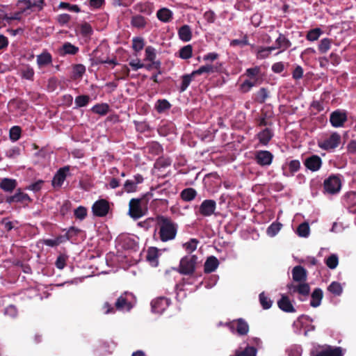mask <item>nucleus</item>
Instances as JSON below:
<instances>
[{"instance_id": "f257e3e1", "label": "nucleus", "mask_w": 356, "mask_h": 356, "mask_svg": "<svg viewBox=\"0 0 356 356\" xmlns=\"http://www.w3.org/2000/svg\"><path fill=\"white\" fill-rule=\"evenodd\" d=\"M292 278L298 284H290L287 285V288L291 291V293H298L300 296L307 297L310 293V286L306 282L307 280V271L302 266H296L292 269Z\"/></svg>"}, {"instance_id": "f03ea898", "label": "nucleus", "mask_w": 356, "mask_h": 356, "mask_svg": "<svg viewBox=\"0 0 356 356\" xmlns=\"http://www.w3.org/2000/svg\"><path fill=\"white\" fill-rule=\"evenodd\" d=\"M159 227V236L162 242H167L175 238L178 229V225L170 218L162 215L155 218Z\"/></svg>"}, {"instance_id": "7ed1b4c3", "label": "nucleus", "mask_w": 356, "mask_h": 356, "mask_svg": "<svg viewBox=\"0 0 356 356\" xmlns=\"http://www.w3.org/2000/svg\"><path fill=\"white\" fill-rule=\"evenodd\" d=\"M153 197L152 193H147L142 198H132L129 204V214L131 217L137 219L144 215L143 206H146L150 197Z\"/></svg>"}, {"instance_id": "20e7f679", "label": "nucleus", "mask_w": 356, "mask_h": 356, "mask_svg": "<svg viewBox=\"0 0 356 356\" xmlns=\"http://www.w3.org/2000/svg\"><path fill=\"white\" fill-rule=\"evenodd\" d=\"M197 257L196 255H186L180 260L179 265L173 269L184 275H192L196 269Z\"/></svg>"}, {"instance_id": "39448f33", "label": "nucleus", "mask_w": 356, "mask_h": 356, "mask_svg": "<svg viewBox=\"0 0 356 356\" xmlns=\"http://www.w3.org/2000/svg\"><path fill=\"white\" fill-rule=\"evenodd\" d=\"M341 137L337 132L332 133L329 137L318 142V146L325 151L330 152L339 147Z\"/></svg>"}, {"instance_id": "423d86ee", "label": "nucleus", "mask_w": 356, "mask_h": 356, "mask_svg": "<svg viewBox=\"0 0 356 356\" xmlns=\"http://www.w3.org/2000/svg\"><path fill=\"white\" fill-rule=\"evenodd\" d=\"M134 295L131 293L124 292L121 294L115 302V308L118 311L130 312L134 307L132 300Z\"/></svg>"}, {"instance_id": "0eeeda50", "label": "nucleus", "mask_w": 356, "mask_h": 356, "mask_svg": "<svg viewBox=\"0 0 356 356\" xmlns=\"http://www.w3.org/2000/svg\"><path fill=\"white\" fill-rule=\"evenodd\" d=\"M341 187V181L337 175H332L324 180V190L329 194H336L339 193Z\"/></svg>"}, {"instance_id": "6e6552de", "label": "nucleus", "mask_w": 356, "mask_h": 356, "mask_svg": "<svg viewBox=\"0 0 356 356\" xmlns=\"http://www.w3.org/2000/svg\"><path fill=\"white\" fill-rule=\"evenodd\" d=\"M348 120L347 113L345 111L337 109L331 113L330 122L333 127H343Z\"/></svg>"}, {"instance_id": "1a4fd4ad", "label": "nucleus", "mask_w": 356, "mask_h": 356, "mask_svg": "<svg viewBox=\"0 0 356 356\" xmlns=\"http://www.w3.org/2000/svg\"><path fill=\"white\" fill-rule=\"evenodd\" d=\"M109 209L108 202L104 199H100L96 201L92 207L94 216L97 217L106 216L108 213Z\"/></svg>"}, {"instance_id": "9d476101", "label": "nucleus", "mask_w": 356, "mask_h": 356, "mask_svg": "<svg viewBox=\"0 0 356 356\" xmlns=\"http://www.w3.org/2000/svg\"><path fill=\"white\" fill-rule=\"evenodd\" d=\"M227 326L233 331L235 329L238 335H246L249 332V325L248 323L243 318H238L229 322L227 324Z\"/></svg>"}, {"instance_id": "9b49d317", "label": "nucleus", "mask_w": 356, "mask_h": 356, "mask_svg": "<svg viewBox=\"0 0 356 356\" xmlns=\"http://www.w3.org/2000/svg\"><path fill=\"white\" fill-rule=\"evenodd\" d=\"M273 157L269 151L259 150L255 153L254 160L260 166H268L272 163Z\"/></svg>"}, {"instance_id": "f8f14e48", "label": "nucleus", "mask_w": 356, "mask_h": 356, "mask_svg": "<svg viewBox=\"0 0 356 356\" xmlns=\"http://www.w3.org/2000/svg\"><path fill=\"white\" fill-rule=\"evenodd\" d=\"M216 202L213 200H204L199 207V213L204 216H211L215 212Z\"/></svg>"}, {"instance_id": "ddd939ff", "label": "nucleus", "mask_w": 356, "mask_h": 356, "mask_svg": "<svg viewBox=\"0 0 356 356\" xmlns=\"http://www.w3.org/2000/svg\"><path fill=\"white\" fill-rule=\"evenodd\" d=\"M170 300L165 297H159L152 301V310L156 314H162L170 305Z\"/></svg>"}, {"instance_id": "4468645a", "label": "nucleus", "mask_w": 356, "mask_h": 356, "mask_svg": "<svg viewBox=\"0 0 356 356\" xmlns=\"http://www.w3.org/2000/svg\"><path fill=\"white\" fill-rule=\"evenodd\" d=\"M303 163L308 170L316 172L321 168L323 161L319 156L314 154L306 158Z\"/></svg>"}, {"instance_id": "2eb2a0df", "label": "nucleus", "mask_w": 356, "mask_h": 356, "mask_svg": "<svg viewBox=\"0 0 356 356\" xmlns=\"http://www.w3.org/2000/svg\"><path fill=\"white\" fill-rule=\"evenodd\" d=\"M70 170V165H65L63 168H59L53 178L52 185L54 187H60L63 185L64 181L65 180Z\"/></svg>"}, {"instance_id": "dca6fc26", "label": "nucleus", "mask_w": 356, "mask_h": 356, "mask_svg": "<svg viewBox=\"0 0 356 356\" xmlns=\"http://www.w3.org/2000/svg\"><path fill=\"white\" fill-rule=\"evenodd\" d=\"M31 201L32 200L29 195L22 192L20 188H19L13 195L8 196L6 199V202L8 204H11L13 202L27 204Z\"/></svg>"}, {"instance_id": "f3484780", "label": "nucleus", "mask_w": 356, "mask_h": 356, "mask_svg": "<svg viewBox=\"0 0 356 356\" xmlns=\"http://www.w3.org/2000/svg\"><path fill=\"white\" fill-rule=\"evenodd\" d=\"M278 307L283 312L286 313H294V308L290 298L285 294H282L280 299L277 301Z\"/></svg>"}, {"instance_id": "a211bd4d", "label": "nucleus", "mask_w": 356, "mask_h": 356, "mask_svg": "<svg viewBox=\"0 0 356 356\" xmlns=\"http://www.w3.org/2000/svg\"><path fill=\"white\" fill-rule=\"evenodd\" d=\"M313 356H343V352L341 347L326 346L316 352Z\"/></svg>"}, {"instance_id": "6ab92c4d", "label": "nucleus", "mask_w": 356, "mask_h": 356, "mask_svg": "<svg viewBox=\"0 0 356 356\" xmlns=\"http://www.w3.org/2000/svg\"><path fill=\"white\" fill-rule=\"evenodd\" d=\"M291 46V41L282 33H279L278 38L276 39L275 46H272L274 50L280 49V52H282Z\"/></svg>"}, {"instance_id": "aec40b11", "label": "nucleus", "mask_w": 356, "mask_h": 356, "mask_svg": "<svg viewBox=\"0 0 356 356\" xmlns=\"http://www.w3.org/2000/svg\"><path fill=\"white\" fill-rule=\"evenodd\" d=\"M220 67L214 65L207 64L200 67L197 70L193 71V75H201L202 74H210L214 72H220Z\"/></svg>"}, {"instance_id": "412c9836", "label": "nucleus", "mask_w": 356, "mask_h": 356, "mask_svg": "<svg viewBox=\"0 0 356 356\" xmlns=\"http://www.w3.org/2000/svg\"><path fill=\"white\" fill-rule=\"evenodd\" d=\"M16 179L10 178H3L0 181V188L6 193H12L17 187Z\"/></svg>"}, {"instance_id": "4be33fe9", "label": "nucleus", "mask_w": 356, "mask_h": 356, "mask_svg": "<svg viewBox=\"0 0 356 356\" xmlns=\"http://www.w3.org/2000/svg\"><path fill=\"white\" fill-rule=\"evenodd\" d=\"M219 266L218 259L214 256L209 257L204 265V271L205 273L214 272Z\"/></svg>"}, {"instance_id": "5701e85b", "label": "nucleus", "mask_w": 356, "mask_h": 356, "mask_svg": "<svg viewBox=\"0 0 356 356\" xmlns=\"http://www.w3.org/2000/svg\"><path fill=\"white\" fill-rule=\"evenodd\" d=\"M159 250L155 247H150L148 248L146 255L147 261L151 266L156 267L159 264Z\"/></svg>"}, {"instance_id": "b1692460", "label": "nucleus", "mask_w": 356, "mask_h": 356, "mask_svg": "<svg viewBox=\"0 0 356 356\" xmlns=\"http://www.w3.org/2000/svg\"><path fill=\"white\" fill-rule=\"evenodd\" d=\"M79 47L72 44L69 42H65L63 46L59 49V54L60 56L65 55H76L79 52Z\"/></svg>"}, {"instance_id": "393cba45", "label": "nucleus", "mask_w": 356, "mask_h": 356, "mask_svg": "<svg viewBox=\"0 0 356 356\" xmlns=\"http://www.w3.org/2000/svg\"><path fill=\"white\" fill-rule=\"evenodd\" d=\"M148 19L141 15H135L131 18V25L138 29H143L147 24Z\"/></svg>"}, {"instance_id": "a878e982", "label": "nucleus", "mask_w": 356, "mask_h": 356, "mask_svg": "<svg viewBox=\"0 0 356 356\" xmlns=\"http://www.w3.org/2000/svg\"><path fill=\"white\" fill-rule=\"evenodd\" d=\"M134 9L138 13L150 15L153 12V6L148 1L140 2L134 5Z\"/></svg>"}, {"instance_id": "bb28decb", "label": "nucleus", "mask_w": 356, "mask_h": 356, "mask_svg": "<svg viewBox=\"0 0 356 356\" xmlns=\"http://www.w3.org/2000/svg\"><path fill=\"white\" fill-rule=\"evenodd\" d=\"M273 137V132L269 128H266L258 133L257 138L259 140V143L263 145H266L268 144L269 141Z\"/></svg>"}, {"instance_id": "cd10ccee", "label": "nucleus", "mask_w": 356, "mask_h": 356, "mask_svg": "<svg viewBox=\"0 0 356 356\" xmlns=\"http://www.w3.org/2000/svg\"><path fill=\"white\" fill-rule=\"evenodd\" d=\"M99 52V50L98 49H96L93 51L92 54L94 56V58H92V65H97L99 64L108 63L113 64V65H117L118 64L116 59H109L108 58H100V56L98 55Z\"/></svg>"}, {"instance_id": "c85d7f7f", "label": "nucleus", "mask_w": 356, "mask_h": 356, "mask_svg": "<svg viewBox=\"0 0 356 356\" xmlns=\"http://www.w3.org/2000/svg\"><path fill=\"white\" fill-rule=\"evenodd\" d=\"M323 297V293L322 289L320 288H316L311 295L310 305L312 307H317L320 306Z\"/></svg>"}, {"instance_id": "c756f323", "label": "nucleus", "mask_w": 356, "mask_h": 356, "mask_svg": "<svg viewBox=\"0 0 356 356\" xmlns=\"http://www.w3.org/2000/svg\"><path fill=\"white\" fill-rule=\"evenodd\" d=\"M179 39L183 42H188L192 38L191 29L188 25H183L178 30Z\"/></svg>"}, {"instance_id": "7c9ffc66", "label": "nucleus", "mask_w": 356, "mask_h": 356, "mask_svg": "<svg viewBox=\"0 0 356 356\" xmlns=\"http://www.w3.org/2000/svg\"><path fill=\"white\" fill-rule=\"evenodd\" d=\"M52 63V56L50 53L44 50L37 56V64L40 67L48 65Z\"/></svg>"}, {"instance_id": "2f4dec72", "label": "nucleus", "mask_w": 356, "mask_h": 356, "mask_svg": "<svg viewBox=\"0 0 356 356\" xmlns=\"http://www.w3.org/2000/svg\"><path fill=\"white\" fill-rule=\"evenodd\" d=\"M172 12L167 8H161L156 13L157 18L164 23L170 22L172 19Z\"/></svg>"}, {"instance_id": "473e14b6", "label": "nucleus", "mask_w": 356, "mask_h": 356, "mask_svg": "<svg viewBox=\"0 0 356 356\" xmlns=\"http://www.w3.org/2000/svg\"><path fill=\"white\" fill-rule=\"evenodd\" d=\"M196 196L197 192L193 188H186L184 189L180 193L181 200L185 202H191L193 200Z\"/></svg>"}, {"instance_id": "72a5a7b5", "label": "nucleus", "mask_w": 356, "mask_h": 356, "mask_svg": "<svg viewBox=\"0 0 356 356\" xmlns=\"http://www.w3.org/2000/svg\"><path fill=\"white\" fill-rule=\"evenodd\" d=\"M171 106V104L167 99H160L156 101L154 108L159 113H162L169 110Z\"/></svg>"}, {"instance_id": "f704fd0d", "label": "nucleus", "mask_w": 356, "mask_h": 356, "mask_svg": "<svg viewBox=\"0 0 356 356\" xmlns=\"http://www.w3.org/2000/svg\"><path fill=\"white\" fill-rule=\"evenodd\" d=\"M109 105L106 103L97 104L91 108L92 113L100 115H106L109 111Z\"/></svg>"}, {"instance_id": "c9c22d12", "label": "nucleus", "mask_w": 356, "mask_h": 356, "mask_svg": "<svg viewBox=\"0 0 356 356\" xmlns=\"http://www.w3.org/2000/svg\"><path fill=\"white\" fill-rule=\"evenodd\" d=\"M195 76V75H193V72L191 74H186L181 76V83L179 89L180 92H183L186 90Z\"/></svg>"}, {"instance_id": "e433bc0d", "label": "nucleus", "mask_w": 356, "mask_h": 356, "mask_svg": "<svg viewBox=\"0 0 356 356\" xmlns=\"http://www.w3.org/2000/svg\"><path fill=\"white\" fill-rule=\"evenodd\" d=\"M322 33L323 31L320 28L312 29L307 32L306 39L311 42L316 41Z\"/></svg>"}, {"instance_id": "4c0bfd02", "label": "nucleus", "mask_w": 356, "mask_h": 356, "mask_svg": "<svg viewBox=\"0 0 356 356\" xmlns=\"http://www.w3.org/2000/svg\"><path fill=\"white\" fill-rule=\"evenodd\" d=\"M193 47L191 44L186 45L179 51V56L182 59H188L192 57Z\"/></svg>"}, {"instance_id": "58836bf2", "label": "nucleus", "mask_w": 356, "mask_h": 356, "mask_svg": "<svg viewBox=\"0 0 356 356\" xmlns=\"http://www.w3.org/2000/svg\"><path fill=\"white\" fill-rule=\"evenodd\" d=\"M327 290L336 296H340L343 292V288L338 282H332L327 287Z\"/></svg>"}, {"instance_id": "ea45409f", "label": "nucleus", "mask_w": 356, "mask_h": 356, "mask_svg": "<svg viewBox=\"0 0 356 356\" xmlns=\"http://www.w3.org/2000/svg\"><path fill=\"white\" fill-rule=\"evenodd\" d=\"M259 302L264 309H268L271 307L273 302L272 300L266 296L264 292H261L259 294Z\"/></svg>"}, {"instance_id": "a19ab883", "label": "nucleus", "mask_w": 356, "mask_h": 356, "mask_svg": "<svg viewBox=\"0 0 356 356\" xmlns=\"http://www.w3.org/2000/svg\"><path fill=\"white\" fill-rule=\"evenodd\" d=\"M332 42V39L327 38L321 40L318 44V51L321 54L326 53L330 49Z\"/></svg>"}, {"instance_id": "79ce46f5", "label": "nucleus", "mask_w": 356, "mask_h": 356, "mask_svg": "<svg viewBox=\"0 0 356 356\" xmlns=\"http://www.w3.org/2000/svg\"><path fill=\"white\" fill-rule=\"evenodd\" d=\"M268 97V92L267 89L265 88H261L256 94L255 101L259 104H264Z\"/></svg>"}, {"instance_id": "37998d69", "label": "nucleus", "mask_w": 356, "mask_h": 356, "mask_svg": "<svg viewBox=\"0 0 356 356\" xmlns=\"http://www.w3.org/2000/svg\"><path fill=\"white\" fill-rule=\"evenodd\" d=\"M326 266L330 269H334L339 264V259L337 254H332L325 260Z\"/></svg>"}, {"instance_id": "c03bdc74", "label": "nucleus", "mask_w": 356, "mask_h": 356, "mask_svg": "<svg viewBox=\"0 0 356 356\" xmlns=\"http://www.w3.org/2000/svg\"><path fill=\"white\" fill-rule=\"evenodd\" d=\"M145 46L144 39L140 37L134 38L132 40V48L136 52L141 51Z\"/></svg>"}, {"instance_id": "a18cd8bd", "label": "nucleus", "mask_w": 356, "mask_h": 356, "mask_svg": "<svg viewBox=\"0 0 356 356\" xmlns=\"http://www.w3.org/2000/svg\"><path fill=\"white\" fill-rule=\"evenodd\" d=\"M297 233L301 237H307L309 234V226L306 222L299 225L297 228Z\"/></svg>"}, {"instance_id": "49530a36", "label": "nucleus", "mask_w": 356, "mask_h": 356, "mask_svg": "<svg viewBox=\"0 0 356 356\" xmlns=\"http://www.w3.org/2000/svg\"><path fill=\"white\" fill-rule=\"evenodd\" d=\"M257 350L254 346H247L243 351L236 352L235 356H257Z\"/></svg>"}, {"instance_id": "de8ad7c7", "label": "nucleus", "mask_w": 356, "mask_h": 356, "mask_svg": "<svg viewBox=\"0 0 356 356\" xmlns=\"http://www.w3.org/2000/svg\"><path fill=\"white\" fill-rule=\"evenodd\" d=\"M90 97L86 95H79L75 98L74 102L76 107H83L88 105L90 102Z\"/></svg>"}, {"instance_id": "09e8293b", "label": "nucleus", "mask_w": 356, "mask_h": 356, "mask_svg": "<svg viewBox=\"0 0 356 356\" xmlns=\"http://www.w3.org/2000/svg\"><path fill=\"white\" fill-rule=\"evenodd\" d=\"M80 32L83 37H90L92 33V28L88 22H83L80 25Z\"/></svg>"}, {"instance_id": "8fccbe9b", "label": "nucleus", "mask_w": 356, "mask_h": 356, "mask_svg": "<svg viewBox=\"0 0 356 356\" xmlns=\"http://www.w3.org/2000/svg\"><path fill=\"white\" fill-rule=\"evenodd\" d=\"M74 214L76 219L83 220L87 216V209L85 207L79 206L74 210Z\"/></svg>"}, {"instance_id": "3c124183", "label": "nucleus", "mask_w": 356, "mask_h": 356, "mask_svg": "<svg viewBox=\"0 0 356 356\" xmlns=\"http://www.w3.org/2000/svg\"><path fill=\"white\" fill-rule=\"evenodd\" d=\"M274 50V48L272 47H260L257 54V58L259 59H264L267 57H268L269 54L272 51Z\"/></svg>"}, {"instance_id": "603ef678", "label": "nucleus", "mask_w": 356, "mask_h": 356, "mask_svg": "<svg viewBox=\"0 0 356 356\" xmlns=\"http://www.w3.org/2000/svg\"><path fill=\"white\" fill-rule=\"evenodd\" d=\"M282 225L280 222H273L267 229V234L270 236H275L280 230Z\"/></svg>"}, {"instance_id": "864d4df0", "label": "nucleus", "mask_w": 356, "mask_h": 356, "mask_svg": "<svg viewBox=\"0 0 356 356\" xmlns=\"http://www.w3.org/2000/svg\"><path fill=\"white\" fill-rule=\"evenodd\" d=\"M22 129L19 126H13L10 129V138L13 141H17L20 138Z\"/></svg>"}, {"instance_id": "5fc2aeb1", "label": "nucleus", "mask_w": 356, "mask_h": 356, "mask_svg": "<svg viewBox=\"0 0 356 356\" xmlns=\"http://www.w3.org/2000/svg\"><path fill=\"white\" fill-rule=\"evenodd\" d=\"M270 117H271V115L270 114H268V113L267 111H262L261 113V117L259 119L258 126L259 127H265L267 125H271L272 123L269 122L268 121V119H269Z\"/></svg>"}, {"instance_id": "6e6d98bb", "label": "nucleus", "mask_w": 356, "mask_h": 356, "mask_svg": "<svg viewBox=\"0 0 356 356\" xmlns=\"http://www.w3.org/2000/svg\"><path fill=\"white\" fill-rule=\"evenodd\" d=\"M248 44H249V42H248V37L247 35H244L241 40L234 39L230 42L231 47L239 46L241 47H243Z\"/></svg>"}, {"instance_id": "4d7b16f0", "label": "nucleus", "mask_w": 356, "mask_h": 356, "mask_svg": "<svg viewBox=\"0 0 356 356\" xmlns=\"http://www.w3.org/2000/svg\"><path fill=\"white\" fill-rule=\"evenodd\" d=\"M22 77L26 79H28V80H33V76H34V70L33 69L30 67L29 65H27L26 67H24L22 71Z\"/></svg>"}, {"instance_id": "13d9d810", "label": "nucleus", "mask_w": 356, "mask_h": 356, "mask_svg": "<svg viewBox=\"0 0 356 356\" xmlns=\"http://www.w3.org/2000/svg\"><path fill=\"white\" fill-rule=\"evenodd\" d=\"M137 188L132 179H127L123 185V190L128 193L136 192Z\"/></svg>"}, {"instance_id": "bf43d9fd", "label": "nucleus", "mask_w": 356, "mask_h": 356, "mask_svg": "<svg viewBox=\"0 0 356 356\" xmlns=\"http://www.w3.org/2000/svg\"><path fill=\"white\" fill-rule=\"evenodd\" d=\"M68 259V257L65 254H60L56 259L55 262V265L57 268L62 270L66 266V261Z\"/></svg>"}, {"instance_id": "052dcab7", "label": "nucleus", "mask_w": 356, "mask_h": 356, "mask_svg": "<svg viewBox=\"0 0 356 356\" xmlns=\"http://www.w3.org/2000/svg\"><path fill=\"white\" fill-rule=\"evenodd\" d=\"M80 232V229L75 227H70L67 231L65 235L63 236V239L65 238V240H70L73 237L76 236Z\"/></svg>"}, {"instance_id": "680f3d73", "label": "nucleus", "mask_w": 356, "mask_h": 356, "mask_svg": "<svg viewBox=\"0 0 356 356\" xmlns=\"http://www.w3.org/2000/svg\"><path fill=\"white\" fill-rule=\"evenodd\" d=\"M58 8L60 9H67L74 13L81 12V9L77 5H72L67 2H60L58 5Z\"/></svg>"}, {"instance_id": "e2e57ef3", "label": "nucleus", "mask_w": 356, "mask_h": 356, "mask_svg": "<svg viewBox=\"0 0 356 356\" xmlns=\"http://www.w3.org/2000/svg\"><path fill=\"white\" fill-rule=\"evenodd\" d=\"M198 241L195 238H191L189 241L185 243L184 244V248L186 251L191 253L193 252L197 248Z\"/></svg>"}, {"instance_id": "0e129e2a", "label": "nucleus", "mask_w": 356, "mask_h": 356, "mask_svg": "<svg viewBox=\"0 0 356 356\" xmlns=\"http://www.w3.org/2000/svg\"><path fill=\"white\" fill-rule=\"evenodd\" d=\"M86 72V67L82 64H76L73 67V74L75 78L81 77Z\"/></svg>"}, {"instance_id": "69168bd1", "label": "nucleus", "mask_w": 356, "mask_h": 356, "mask_svg": "<svg viewBox=\"0 0 356 356\" xmlns=\"http://www.w3.org/2000/svg\"><path fill=\"white\" fill-rule=\"evenodd\" d=\"M155 49L152 46H148L145 49V60L153 61L156 58Z\"/></svg>"}, {"instance_id": "338daca9", "label": "nucleus", "mask_w": 356, "mask_h": 356, "mask_svg": "<svg viewBox=\"0 0 356 356\" xmlns=\"http://www.w3.org/2000/svg\"><path fill=\"white\" fill-rule=\"evenodd\" d=\"M304 70L300 65H296L292 72V77L294 80L298 81L303 77Z\"/></svg>"}, {"instance_id": "774afa93", "label": "nucleus", "mask_w": 356, "mask_h": 356, "mask_svg": "<svg viewBox=\"0 0 356 356\" xmlns=\"http://www.w3.org/2000/svg\"><path fill=\"white\" fill-rule=\"evenodd\" d=\"M300 168V163L298 160H292L289 163V169L292 175Z\"/></svg>"}]
</instances>
